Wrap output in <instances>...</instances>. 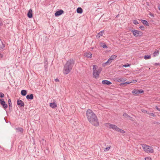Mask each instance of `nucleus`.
Listing matches in <instances>:
<instances>
[{
  "label": "nucleus",
  "instance_id": "79ce46f5",
  "mask_svg": "<svg viewBox=\"0 0 160 160\" xmlns=\"http://www.w3.org/2000/svg\"><path fill=\"white\" fill-rule=\"evenodd\" d=\"M130 66V64H125L124 65H123V67H127L128 66Z\"/></svg>",
  "mask_w": 160,
  "mask_h": 160
},
{
  "label": "nucleus",
  "instance_id": "3c124183",
  "mask_svg": "<svg viewBox=\"0 0 160 160\" xmlns=\"http://www.w3.org/2000/svg\"><path fill=\"white\" fill-rule=\"evenodd\" d=\"M4 119L5 120V118H4Z\"/></svg>",
  "mask_w": 160,
  "mask_h": 160
},
{
  "label": "nucleus",
  "instance_id": "a211bd4d",
  "mask_svg": "<svg viewBox=\"0 0 160 160\" xmlns=\"http://www.w3.org/2000/svg\"><path fill=\"white\" fill-rule=\"evenodd\" d=\"M77 12L78 13H82V9L80 7L78 8L77 9Z\"/></svg>",
  "mask_w": 160,
  "mask_h": 160
},
{
  "label": "nucleus",
  "instance_id": "7c9ffc66",
  "mask_svg": "<svg viewBox=\"0 0 160 160\" xmlns=\"http://www.w3.org/2000/svg\"><path fill=\"white\" fill-rule=\"evenodd\" d=\"M141 111L143 113H147V114H148V112H149L143 109H141Z\"/></svg>",
  "mask_w": 160,
  "mask_h": 160
},
{
  "label": "nucleus",
  "instance_id": "4468645a",
  "mask_svg": "<svg viewBox=\"0 0 160 160\" xmlns=\"http://www.w3.org/2000/svg\"><path fill=\"white\" fill-rule=\"evenodd\" d=\"M48 62L47 60L46 59H45L44 60V67L45 68V70L47 72L48 71Z\"/></svg>",
  "mask_w": 160,
  "mask_h": 160
},
{
  "label": "nucleus",
  "instance_id": "a19ab883",
  "mask_svg": "<svg viewBox=\"0 0 160 160\" xmlns=\"http://www.w3.org/2000/svg\"><path fill=\"white\" fill-rule=\"evenodd\" d=\"M137 82V81L136 80H132V81L130 82V83H135Z\"/></svg>",
  "mask_w": 160,
  "mask_h": 160
},
{
  "label": "nucleus",
  "instance_id": "c9c22d12",
  "mask_svg": "<svg viewBox=\"0 0 160 160\" xmlns=\"http://www.w3.org/2000/svg\"><path fill=\"white\" fill-rule=\"evenodd\" d=\"M145 160H152L151 158L149 157H147L145 158Z\"/></svg>",
  "mask_w": 160,
  "mask_h": 160
},
{
  "label": "nucleus",
  "instance_id": "9d476101",
  "mask_svg": "<svg viewBox=\"0 0 160 160\" xmlns=\"http://www.w3.org/2000/svg\"><path fill=\"white\" fill-rule=\"evenodd\" d=\"M89 122L93 125L98 126L99 125L98 121H89Z\"/></svg>",
  "mask_w": 160,
  "mask_h": 160
},
{
  "label": "nucleus",
  "instance_id": "ddd939ff",
  "mask_svg": "<svg viewBox=\"0 0 160 160\" xmlns=\"http://www.w3.org/2000/svg\"><path fill=\"white\" fill-rule=\"evenodd\" d=\"M32 11L31 9L29 10L27 14V16L29 18H32Z\"/></svg>",
  "mask_w": 160,
  "mask_h": 160
},
{
  "label": "nucleus",
  "instance_id": "de8ad7c7",
  "mask_svg": "<svg viewBox=\"0 0 160 160\" xmlns=\"http://www.w3.org/2000/svg\"><path fill=\"white\" fill-rule=\"evenodd\" d=\"M2 55L0 53V58H2Z\"/></svg>",
  "mask_w": 160,
  "mask_h": 160
},
{
  "label": "nucleus",
  "instance_id": "49530a36",
  "mask_svg": "<svg viewBox=\"0 0 160 160\" xmlns=\"http://www.w3.org/2000/svg\"><path fill=\"white\" fill-rule=\"evenodd\" d=\"M153 123L154 124L158 123V124H159L160 125V123H158V122H153Z\"/></svg>",
  "mask_w": 160,
  "mask_h": 160
},
{
  "label": "nucleus",
  "instance_id": "8fccbe9b",
  "mask_svg": "<svg viewBox=\"0 0 160 160\" xmlns=\"http://www.w3.org/2000/svg\"><path fill=\"white\" fill-rule=\"evenodd\" d=\"M158 9L160 10V5L158 7Z\"/></svg>",
  "mask_w": 160,
  "mask_h": 160
},
{
  "label": "nucleus",
  "instance_id": "412c9836",
  "mask_svg": "<svg viewBox=\"0 0 160 160\" xmlns=\"http://www.w3.org/2000/svg\"><path fill=\"white\" fill-rule=\"evenodd\" d=\"M50 106L52 108H55L57 107V105L55 103L53 102L50 103Z\"/></svg>",
  "mask_w": 160,
  "mask_h": 160
},
{
  "label": "nucleus",
  "instance_id": "c85d7f7f",
  "mask_svg": "<svg viewBox=\"0 0 160 160\" xmlns=\"http://www.w3.org/2000/svg\"><path fill=\"white\" fill-rule=\"evenodd\" d=\"M117 55H113L111 56L110 57V58L112 60H113L114 59H115L117 57Z\"/></svg>",
  "mask_w": 160,
  "mask_h": 160
},
{
  "label": "nucleus",
  "instance_id": "e433bc0d",
  "mask_svg": "<svg viewBox=\"0 0 160 160\" xmlns=\"http://www.w3.org/2000/svg\"><path fill=\"white\" fill-rule=\"evenodd\" d=\"M4 97V94L2 92H0V97L3 98Z\"/></svg>",
  "mask_w": 160,
  "mask_h": 160
},
{
  "label": "nucleus",
  "instance_id": "09e8293b",
  "mask_svg": "<svg viewBox=\"0 0 160 160\" xmlns=\"http://www.w3.org/2000/svg\"><path fill=\"white\" fill-rule=\"evenodd\" d=\"M5 121V122L6 123H8V121H7V120H6V121Z\"/></svg>",
  "mask_w": 160,
  "mask_h": 160
},
{
  "label": "nucleus",
  "instance_id": "cd10ccee",
  "mask_svg": "<svg viewBox=\"0 0 160 160\" xmlns=\"http://www.w3.org/2000/svg\"><path fill=\"white\" fill-rule=\"evenodd\" d=\"M8 104H9V108H10V107L12 108V102H11V101L10 99H8Z\"/></svg>",
  "mask_w": 160,
  "mask_h": 160
},
{
  "label": "nucleus",
  "instance_id": "5701e85b",
  "mask_svg": "<svg viewBox=\"0 0 160 160\" xmlns=\"http://www.w3.org/2000/svg\"><path fill=\"white\" fill-rule=\"evenodd\" d=\"M21 94L23 96H25L27 94V91L25 90H22L21 91Z\"/></svg>",
  "mask_w": 160,
  "mask_h": 160
},
{
  "label": "nucleus",
  "instance_id": "dca6fc26",
  "mask_svg": "<svg viewBox=\"0 0 160 160\" xmlns=\"http://www.w3.org/2000/svg\"><path fill=\"white\" fill-rule=\"evenodd\" d=\"M33 96L32 94L28 95L26 96V98L28 99L32 100L33 99Z\"/></svg>",
  "mask_w": 160,
  "mask_h": 160
},
{
  "label": "nucleus",
  "instance_id": "a18cd8bd",
  "mask_svg": "<svg viewBox=\"0 0 160 160\" xmlns=\"http://www.w3.org/2000/svg\"><path fill=\"white\" fill-rule=\"evenodd\" d=\"M55 80L56 82H58L59 81V80L58 78L55 79Z\"/></svg>",
  "mask_w": 160,
  "mask_h": 160
},
{
  "label": "nucleus",
  "instance_id": "473e14b6",
  "mask_svg": "<svg viewBox=\"0 0 160 160\" xmlns=\"http://www.w3.org/2000/svg\"><path fill=\"white\" fill-rule=\"evenodd\" d=\"M110 148L111 146H109L108 147H107L105 148V149H104V151L105 152L107 151Z\"/></svg>",
  "mask_w": 160,
  "mask_h": 160
},
{
  "label": "nucleus",
  "instance_id": "f8f14e48",
  "mask_svg": "<svg viewBox=\"0 0 160 160\" xmlns=\"http://www.w3.org/2000/svg\"><path fill=\"white\" fill-rule=\"evenodd\" d=\"M102 83L103 84H107L108 85L112 84V82H111L106 80H103L102 81Z\"/></svg>",
  "mask_w": 160,
  "mask_h": 160
},
{
  "label": "nucleus",
  "instance_id": "393cba45",
  "mask_svg": "<svg viewBox=\"0 0 160 160\" xmlns=\"http://www.w3.org/2000/svg\"><path fill=\"white\" fill-rule=\"evenodd\" d=\"M159 54V51L158 50H156L153 53V55L154 57L157 56Z\"/></svg>",
  "mask_w": 160,
  "mask_h": 160
},
{
  "label": "nucleus",
  "instance_id": "c756f323",
  "mask_svg": "<svg viewBox=\"0 0 160 160\" xmlns=\"http://www.w3.org/2000/svg\"><path fill=\"white\" fill-rule=\"evenodd\" d=\"M144 58L145 59H149L151 58V56L150 55H145Z\"/></svg>",
  "mask_w": 160,
  "mask_h": 160
},
{
  "label": "nucleus",
  "instance_id": "f3484780",
  "mask_svg": "<svg viewBox=\"0 0 160 160\" xmlns=\"http://www.w3.org/2000/svg\"><path fill=\"white\" fill-rule=\"evenodd\" d=\"M148 114L150 118H152V117H154L156 116L155 114L153 112H148Z\"/></svg>",
  "mask_w": 160,
  "mask_h": 160
},
{
  "label": "nucleus",
  "instance_id": "4be33fe9",
  "mask_svg": "<svg viewBox=\"0 0 160 160\" xmlns=\"http://www.w3.org/2000/svg\"><path fill=\"white\" fill-rule=\"evenodd\" d=\"M141 22L143 24H145V25H146V26H148L149 25V24L148 23V22L145 20H142Z\"/></svg>",
  "mask_w": 160,
  "mask_h": 160
},
{
  "label": "nucleus",
  "instance_id": "1a4fd4ad",
  "mask_svg": "<svg viewBox=\"0 0 160 160\" xmlns=\"http://www.w3.org/2000/svg\"><path fill=\"white\" fill-rule=\"evenodd\" d=\"M18 105L19 107H24V102L20 100H18L17 101Z\"/></svg>",
  "mask_w": 160,
  "mask_h": 160
},
{
  "label": "nucleus",
  "instance_id": "39448f33",
  "mask_svg": "<svg viewBox=\"0 0 160 160\" xmlns=\"http://www.w3.org/2000/svg\"><path fill=\"white\" fill-rule=\"evenodd\" d=\"M106 126L108 128L110 129H112L113 130L117 131L118 128L116 125L110 124V123H106Z\"/></svg>",
  "mask_w": 160,
  "mask_h": 160
},
{
  "label": "nucleus",
  "instance_id": "0eeeda50",
  "mask_svg": "<svg viewBox=\"0 0 160 160\" xmlns=\"http://www.w3.org/2000/svg\"><path fill=\"white\" fill-rule=\"evenodd\" d=\"M144 92L143 90L142 89L138 90L137 89H134L132 92V93L135 96L138 95L139 94L142 93Z\"/></svg>",
  "mask_w": 160,
  "mask_h": 160
},
{
  "label": "nucleus",
  "instance_id": "423d86ee",
  "mask_svg": "<svg viewBox=\"0 0 160 160\" xmlns=\"http://www.w3.org/2000/svg\"><path fill=\"white\" fill-rule=\"evenodd\" d=\"M131 32L135 37L141 36L142 34V33L141 32L136 30H132Z\"/></svg>",
  "mask_w": 160,
  "mask_h": 160
},
{
  "label": "nucleus",
  "instance_id": "aec40b11",
  "mask_svg": "<svg viewBox=\"0 0 160 160\" xmlns=\"http://www.w3.org/2000/svg\"><path fill=\"white\" fill-rule=\"evenodd\" d=\"M116 80L118 82H120L123 81H125V80L123 79L122 78L118 77L116 78Z\"/></svg>",
  "mask_w": 160,
  "mask_h": 160
},
{
  "label": "nucleus",
  "instance_id": "bb28decb",
  "mask_svg": "<svg viewBox=\"0 0 160 160\" xmlns=\"http://www.w3.org/2000/svg\"><path fill=\"white\" fill-rule=\"evenodd\" d=\"M101 46L103 48H107L108 47L105 43H101Z\"/></svg>",
  "mask_w": 160,
  "mask_h": 160
},
{
  "label": "nucleus",
  "instance_id": "72a5a7b5",
  "mask_svg": "<svg viewBox=\"0 0 160 160\" xmlns=\"http://www.w3.org/2000/svg\"><path fill=\"white\" fill-rule=\"evenodd\" d=\"M133 23L135 25H137L138 24V21L136 20H134L133 21Z\"/></svg>",
  "mask_w": 160,
  "mask_h": 160
},
{
  "label": "nucleus",
  "instance_id": "2eb2a0df",
  "mask_svg": "<svg viewBox=\"0 0 160 160\" xmlns=\"http://www.w3.org/2000/svg\"><path fill=\"white\" fill-rule=\"evenodd\" d=\"M16 132H20L21 133H22L23 132V129L22 128H16Z\"/></svg>",
  "mask_w": 160,
  "mask_h": 160
},
{
  "label": "nucleus",
  "instance_id": "58836bf2",
  "mask_svg": "<svg viewBox=\"0 0 160 160\" xmlns=\"http://www.w3.org/2000/svg\"><path fill=\"white\" fill-rule=\"evenodd\" d=\"M149 14L152 18H154V15L150 12H149Z\"/></svg>",
  "mask_w": 160,
  "mask_h": 160
},
{
  "label": "nucleus",
  "instance_id": "6ab92c4d",
  "mask_svg": "<svg viewBox=\"0 0 160 160\" xmlns=\"http://www.w3.org/2000/svg\"><path fill=\"white\" fill-rule=\"evenodd\" d=\"M84 56L88 58H91L92 54L91 52H86L85 53Z\"/></svg>",
  "mask_w": 160,
  "mask_h": 160
},
{
  "label": "nucleus",
  "instance_id": "ea45409f",
  "mask_svg": "<svg viewBox=\"0 0 160 160\" xmlns=\"http://www.w3.org/2000/svg\"><path fill=\"white\" fill-rule=\"evenodd\" d=\"M2 46L0 47V49H3L4 47V45L3 44L2 42Z\"/></svg>",
  "mask_w": 160,
  "mask_h": 160
},
{
  "label": "nucleus",
  "instance_id": "603ef678",
  "mask_svg": "<svg viewBox=\"0 0 160 160\" xmlns=\"http://www.w3.org/2000/svg\"><path fill=\"white\" fill-rule=\"evenodd\" d=\"M1 24H1L0 23V25H1Z\"/></svg>",
  "mask_w": 160,
  "mask_h": 160
},
{
  "label": "nucleus",
  "instance_id": "f704fd0d",
  "mask_svg": "<svg viewBox=\"0 0 160 160\" xmlns=\"http://www.w3.org/2000/svg\"><path fill=\"white\" fill-rule=\"evenodd\" d=\"M123 116L125 117L126 118H130L128 115L126 113H124L123 115Z\"/></svg>",
  "mask_w": 160,
  "mask_h": 160
},
{
  "label": "nucleus",
  "instance_id": "9b49d317",
  "mask_svg": "<svg viewBox=\"0 0 160 160\" xmlns=\"http://www.w3.org/2000/svg\"><path fill=\"white\" fill-rule=\"evenodd\" d=\"M63 13V10H61L57 11L55 13V15L56 16H59L61 15Z\"/></svg>",
  "mask_w": 160,
  "mask_h": 160
},
{
  "label": "nucleus",
  "instance_id": "37998d69",
  "mask_svg": "<svg viewBox=\"0 0 160 160\" xmlns=\"http://www.w3.org/2000/svg\"><path fill=\"white\" fill-rule=\"evenodd\" d=\"M139 28L142 30H143L144 27L143 26H141L139 27Z\"/></svg>",
  "mask_w": 160,
  "mask_h": 160
},
{
  "label": "nucleus",
  "instance_id": "f03ea898",
  "mask_svg": "<svg viewBox=\"0 0 160 160\" xmlns=\"http://www.w3.org/2000/svg\"><path fill=\"white\" fill-rule=\"evenodd\" d=\"M143 151L148 153H152L154 152L153 148L146 144H141Z\"/></svg>",
  "mask_w": 160,
  "mask_h": 160
},
{
  "label": "nucleus",
  "instance_id": "6e6552de",
  "mask_svg": "<svg viewBox=\"0 0 160 160\" xmlns=\"http://www.w3.org/2000/svg\"><path fill=\"white\" fill-rule=\"evenodd\" d=\"M0 103L2 106L4 108H8V105L6 104L5 102L3 99H0Z\"/></svg>",
  "mask_w": 160,
  "mask_h": 160
},
{
  "label": "nucleus",
  "instance_id": "c03bdc74",
  "mask_svg": "<svg viewBox=\"0 0 160 160\" xmlns=\"http://www.w3.org/2000/svg\"><path fill=\"white\" fill-rule=\"evenodd\" d=\"M155 108L157 109L158 111H160V108H159L157 106H156L155 107Z\"/></svg>",
  "mask_w": 160,
  "mask_h": 160
},
{
  "label": "nucleus",
  "instance_id": "7ed1b4c3",
  "mask_svg": "<svg viewBox=\"0 0 160 160\" xmlns=\"http://www.w3.org/2000/svg\"><path fill=\"white\" fill-rule=\"evenodd\" d=\"M86 115L88 120H97V118L95 114L90 109H88L87 110Z\"/></svg>",
  "mask_w": 160,
  "mask_h": 160
},
{
  "label": "nucleus",
  "instance_id": "b1692460",
  "mask_svg": "<svg viewBox=\"0 0 160 160\" xmlns=\"http://www.w3.org/2000/svg\"><path fill=\"white\" fill-rule=\"evenodd\" d=\"M112 60L110 58L109 59H108L107 61L105 63V64H106L107 65H109V63H111L112 62Z\"/></svg>",
  "mask_w": 160,
  "mask_h": 160
},
{
  "label": "nucleus",
  "instance_id": "f257e3e1",
  "mask_svg": "<svg viewBox=\"0 0 160 160\" xmlns=\"http://www.w3.org/2000/svg\"><path fill=\"white\" fill-rule=\"evenodd\" d=\"M74 63V61L72 59H70L67 61L63 68V72L64 74H67L70 72Z\"/></svg>",
  "mask_w": 160,
  "mask_h": 160
},
{
  "label": "nucleus",
  "instance_id": "a878e982",
  "mask_svg": "<svg viewBox=\"0 0 160 160\" xmlns=\"http://www.w3.org/2000/svg\"><path fill=\"white\" fill-rule=\"evenodd\" d=\"M117 131L118 132H120L122 133H125V131H124L123 130L121 129H120L119 128H118Z\"/></svg>",
  "mask_w": 160,
  "mask_h": 160
},
{
  "label": "nucleus",
  "instance_id": "4c0bfd02",
  "mask_svg": "<svg viewBox=\"0 0 160 160\" xmlns=\"http://www.w3.org/2000/svg\"><path fill=\"white\" fill-rule=\"evenodd\" d=\"M129 83H130V82H123V83H121V85H122V84H129Z\"/></svg>",
  "mask_w": 160,
  "mask_h": 160
},
{
  "label": "nucleus",
  "instance_id": "20e7f679",
  "mask_svg": "<svg viewBox=\"0 0 160 160\" xmlns=\"http://www.w3.org/2000/svg\"><path fill=\"white\" fill-rule=\"evenodd\" d=\"M93 76L96 78H98L102 69L101 68L97 69L98 67L96 65L93 66Z\"/></svg>",
  "mask_w": 160,
  "mask_h": 160
},
{
  "label": "nucleus",
  "instance_id": "2f4dec72",
  "mask_svg": "<svg viewBox=\"0 0 160 160\" xmlns=\"http://www.w3.org/2000/svg\"><path fill=\"white\" fill-rule=\"evenodd\" d=\"M103 31H101L100 32H99L98 34V35L99 37H100V36H102V35H103Z\"/></svg>",
  "mask_w": 160,
  "mask_h": 160
}]
</instances>
